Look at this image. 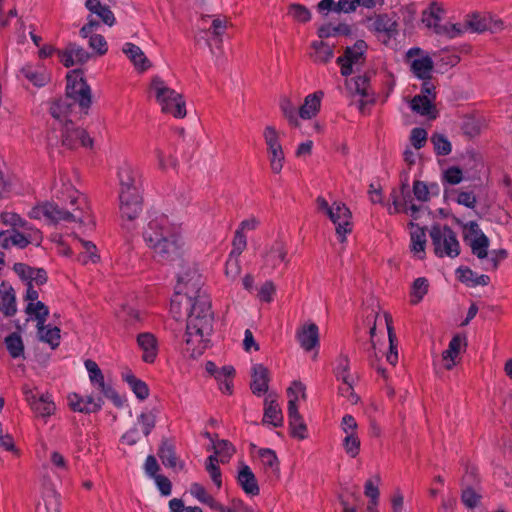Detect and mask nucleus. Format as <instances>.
Listing matches in <instances>:
<instances>
[{"instance_id": "1", "label": "nucleus", "mask_w": 512, "mask_h": 512, "mask_svg": "<svg viewBox=\"0 0 512 512\" xmlns=\"http://www.w3.org/2000/svg\"><path fill=\"white\" fill-rule=\"evenodd\" d=\"M59 198L65 202L66 207L60 208L57 204L44 202L33 207L29 217L44 220L49 224L76 223L80 226L93 227L94 220L86 197L76 190L71 183L63 179Z\"/></svg>"}, {"instance_id": "2", "label": "nucleus", "mask_w": 512, "mask_h": 512, "mask_svg": "<svg viewBox=\"0 0 512 512\" xmlns=\"http://www.w3.org/2000/svg\"><path fill=\"white\" fill-rule=\"evenodd\" d=\"M142 237L147 247L159 261L177 260L183 255L180 226L158 211L148 212Z\"/></svg>"}, {"instance_id": "3", "label": "nucleus", "mask_w": 512, "mask_h": 512, "mask_svg": "<svg viewBox=\"0 0 512 512\" xmlns=\"http://www.w3.org/2000/svg\"><path fill=\"white\" fill-rule=\"evenodd\" d=\"M185 333V352L190 357H198L204 353L210 343L213 331V314L211 302L207 294H199L191 302Z\"/></svg>"}, {"instance_id": "4", "label": "nucleus", "mask_w": 512, "mask_h": 512, "mask_svg": "<svg viewBox=\"0 0 512 512\" xmlns=\"http://www.w3.org/2000/svg\"><path fill=\"white\" fill-rule=\"evenodd\" d=\"M66 98L54 102L50 107V113L55 119L52 131L48 134L49 145H57L59 135L57 129L59 122H66L64 118L70 111L74 103H78L80 108L87 110L92 102L91 90L86 81L83 79L82 74L78 70L70 71L67 76Z\"/></svg>"}, {"instance_id": "5", "label": "nucleus", "mask_w": 512, "mask_h": 512, "mask_svg": "<svg viewBox=\"0 0 512 512\" xmlns=\"http://www.w3.org/2000/svg\"><path fill=\"white\" fill-rule=\"evenodd\" d=\"M318 212L327 216L335 225L336 235L340 242L346 240V235L352 232V213L345 203L332 201L331 203L323 196L316 199Z\"/></svg>"}, {"instance_id": "6", "label": "nucleus", "mask_w": 512, "mask_h": 512, "mask_svg": "<svg viewBox=\"0 0 512 512\" xmlns=\"http://www.w3.org/2000/svg\"><path fill=\"white\" fill-rule=\"evenodd\" d=\"M172 262H177L179 266L175 288L178 295L183 294L185 301L191 302L199 294H206L202 290V277L193 263L182 259V255Z\"/></svg>"}, {"instance_id": "7", "label": "nucleus", "mask_w": 512, "mask_h": 512, "mask_svg": "<svg viewBox=\"0 0 512 512\" xmlns=\"http://www.w3.org/2000/svg\"><path fill=\"white\" fill-rule=\"evenodd\" d=\"M151 91L154 93L162 112L171 114L175 118L186 116V104L183 96L168 87L160 77L156 76L152 79Z\"/></svg>"}, {"instance_id": "8", "label": "nucleus", "mask_w": 512, "mask_h": 512, "mask_svg": "<svg viewBox=\"0 0 512 512\" xmlns=\"http://www.w3.org/2000/svg\"><path fill=\"white\" fill-rule=\"evenodd\" d=\"M430 238L436 256L455 258L460 254V243L450 227L433 226L430 230Z\"/></svg>"}, {"instance_id": "9", "label": "nucleus", "mask_w": 512, "mask_h": 512, "mask_svg": "<svg viewBox=\"0 0 512 512\" xmlns=\"http://www.w3.org/2000/svg\"><path fill=\"white\" fill-rule=\"evenodd\" d=\"M57 133L59 140L56 146L61 144L67 149H75L78 146L91 147L93 143L85 130L76 126L72 121H60Z\"/></svg>"}, {"instance_id": "10", "label": "nucleus", "mask_w": 512, "mask_h": 512, "mask_svg": "<svg viewBox=\"0 0 512 512\" xmlns=\"http://www.w3.org/2000/svg\"><path fill=\"white\" fill-rule=\"evenodd\" d=\"M463 238L473 255L480 260L487 258L490 241L476 222L470 221L463 225Z\"/></svg>"}, {"instance_id": "11", "label": "nucleus", "mask_w": 512, "mask_h": 512, "mask_svg": "<svg viewBox=\"0 0 512 512\" xmlns=\"http://www.w3.org/2000/svg\"><path fill=\"white\" fill-rule=\"evenodd\" d=\"M390 196L392 199V205L388 208L390 214L405 212L410 214L412 219H418L423 210V205L413 203L407 183H403L400 190H393Z\"/></svg>"}, {"instance_id": "12", "label": "nucleus", "mask_w": 512, "mask_h": 512, "mask_svg": "<svg viewBox=\"0 0 512 512\" xmlns=\"http://www.w3.org/2000/svg\"><path fill=\"white\" fill-rule=\"evenodd\" d=\"M84 364L91 384L106 398L110 399L117 407H121L123 405L122 398L111 385L105 382L104 375L98 364L90 359L86 360Z\"/></svg>"}, {"instance_id": "13", "label": "nucleus", "mask_w": 512, "mask_h": 512, "mask_svg": "<svg viewBox=\"0 0 512 512\" xmlns=\"http://www.w3.org/2000/svg\"><path fill=\"white\" fill-rule=\"evenodd\" d=\"M40 238V233L37 229L31 226L30 230L11 229L7 231H0V246L4 249L17 247L23 249L27 247L33 240Z\"/></svg>"}, {"instance_id": "14", "label": "nucleus", "mask_w": 512, "mask_h": 512, "mask_svg": "<svg viewBox=\"0 0 512 512\" xmlns=\"http://www.w3.org/2000/svg\"><path fill=\"white\" fill-rule=\"evenodd\" d=\"M367 50V44L363 40H358L351 47H347L343 56L337 58V63L341 66V74L345 77L353 73V66L361 65L364 62V55Z\"/></svg>"}, {"instance_id": "15", "label": "nucleus", "mask_w": 512, "mask_h": 512, "mask_svg": "<svg viewBox=\"0 0 512 512\" xmlns=\"http://www.w3.org/2000/svg\"><path fill=\"white\" fill-rule=\"evenodd\" d=\"M407 59L413 74L419 79H429L431 77L434 63L432 58L424 53L420 48H411L407 51Z\"/></svg>"}, {"instance_id": "16", "label": "nucleus", "mask_w": 512, "mask_h": 512, "mask_svg": "<svg viewBox=\"0 0 512 512\" xmlns=\"http://www.w3.org/2000/svg\"><path fill=\"white\" fill-rule=\"evenodd\" d=\"M119 194L141 191V176L130 163L124 162L118 168Z\"/></svg>"}, {"instance_id": "17", "label": "nucleus", "mask_w": 512, "mask_h": 512, "mask_svg": "<svg viewBox=\"0 0 512 512\" xmlns=\"http://www.w3.org/2000/svg\"><path fill=\"white\" fill-rule=\"evenodd\" d=\"M19 75L37 88L46 86L51 80L50 71L41 62L24 64Z\"/></svg>"}, {"instance_id": "18", "label": "nucleus", "mask_w": 512, "mask_h": 512, "mask_svg": "<svg viewBox=\"0 0 512 512\" xmlns=\"http://www.w3.org/2000/svg\"><path fill=\"white\" fill-rule=\"evenodd\" d=\"M465 21L468 31L473 33H482L484 31L495 33L501 30L503 26V22L500 19L486 14H473L468 16Z\"/></svg>"}, {"instance_id": "19", "label": "nucleus", "mask_w": 512, "mask_h": 512, "mask_svg": "<svg viewBox=\"0 0 512 512\" xmlns=\"http://www.w3.org/2000/svg\"><path fill=\"white\" fill-rule=\"evenodd\" d=\"M119 201L122 218L134 220L142 211L141 191L119 194Z\"/></svg>"}, {"instance_id": "20", "label": "nucleus", "mask_w": 512, "mask_h": 512, "mask_svg": "<svg viewBox=\"0 0 512 512\" xmlns=\"http://www.w3.org/2000/svg\"><path fill=\"white\" fill-rule=\"evenodd\" d=\"M288 263L287 249L282 241H275L263 257V269L268 272L276 270L281 264Z\"/></svg>"}, {"instance_id": "21", "label": "nucleus", "mask_w": 512, "mask_h": 512, "mask_svg": "<svg viewBox=\"0 0 512 512\" xmlns=\"http://www.w3.org/2000/svg\"><path fill=\"white\" fill-rule=\"evenodd\" d=\"M466 346L467 341L465 336L457 334L450 340L448 348L442 353L445 369L451 370L457 365V359L460 353L465 351Z\"/></svg>"}, {"instance_id": "22", "label": "nucleus", "mask_w": 512, "mask_h": 512, "mask_svg": "<svg viewBox=\"0 0 512 512\" xmlns=\"http://www.w3.org/2000/svg\"><path fill=\"white\" fill-rule=\"evenodd\" d=\"M57 53L65 67L82 64L89 59L88 52L76 44H69L64 50H57Z\"/></svg>"}, {"instance_id": "23", "label": "nucleus", "mask_w": 512, "mask_h": 512, "mask_svg": "<svg viewBox=\"0 0 512 512\" xmlns=\"http://www.w3.org/2000/svg\"><path fill=\"white\" fill-rule=\"evenodd\" d=\"M367 28L371 32L391 37L397 32V22L387 14H379L368 18Z\"/></svg>"}, {"instance_id": "24", "label": "nucleus", "mask_w": 512, "mask_h": 512, "mask_svg": "<svg viewBox=\"0 0 512 512\" xmlns=\"http://www.w3.org/2000/svg\"><path fill=\"white\" fill-rule=\"evenodd\" d=\"M297 339L300 346L305 351H311L319 345V331L318 327L314 323H308L303 325L297 331Z\"/></svg>"}, {"instance_id": "25", "label": "nucleus", "mask_w": 512, "mask_h": 512, "mask_svg": "<svg viewBox=\"0 0 512 512\" xmlns=\"http://www.w3.org/2000/svg\"><path fill=\"white\" fill-rule=\"evenodd\" d=\"M311 52L309 56L316 64H327L334 57V46L329 45L323 40H315L310 44Z\"/></svg>"}, {"instance_id": "26", "label": "nucleus", "mask_w": 512, "mask_h": 512, "mask_svg": "<svg viewBox=\"0 0 512 512\" xmlns=\"http://www.w3.org/2000/svg\"><path fill=\"white\" fill-rule=\"evenodd\" d=\"M0 311L7 317L14 316L17 312L15 291L6 282L0 285Z\"/></svg>"}, {"instance_id": "27", "label": "nucleus", "mask_w": 512, "mask_h": 512, "mask_svg": "<svg viewBox=\"0 0 512 512\" xmlns=\"http://www.w3.org/2000/svg\"><path fill=\"white\" fill-rule=\"evenodd\" d=\"M137 343L142 350V359L146 363H153L158 354L157 340L151 333H141L137 337Z\"/></svg>"}, {"instance_id": "28", "label": "nucleus", "mask_w": 512, "mask_h": 512, "mask_svg": "<svg viewBox=\"0 0 512 512\" xmlns=\"http://www.w3.org/2000/svg\"><path fill=\"white\" fill-rule=\"evenodd\" d=\"M323 96L324 93L322 91H316L307 95L304 103L299 108V118L306 120L315 117L320 110Z\"/></svg>"}, {"instance_id": "29", "label": "nucleus", "mask_w": 512, "mask_h": 512, "mask_svg": "<svg viewBox=\"0 0 512 512\" xmlns=\"http://www.w3.org/2000/svg\"><path fill=\"white\" fill-rule=\"evenodd\" d=\"M237 480L241 488L246 494L256 496L260 489L254 473L248 465H242L237 476Z\"/></svg>"}, {"instance_id": "30", "label": "nucleus", "mask_w": 512, "mask_h": 512, "mask_svg": "<svg viewBox=\"0 0 512 512\" xmlns=\"http://www.w3.org/2000/svg\"><path fill=\"white\" fill-rule=\"evenodd\" d=\"M268 370L262 364H256L252 368L251 390L254 394L260 396L268 390Z\"/></svg>"}, {"instance_id": "31", "label": "nucleus", "mask_w": 512, "mask_h": 512, "mask_svg": "<svg viewBox=\"0 0 512 512\" xmlns=\"http://www.w3.org/2000/svg\"><path fill=\"white\" fill-rule=\"evenodd\" d=\"M263 422L275 427L281 426L283 423L281 408L271 394L265 399Z\"/></svg>"}, {"instance_id": "32", "label": "nucleus", "mask_w": 512, "mask_h": 512, "mask_svg": "<svg viewBox=\"0 0 512 512\" xmlns=\"http://www.w3.org/2000/svg\"><path fill=\"white\" fill-rule=\"evenodd\" d=\"M123 53L130 59L136 69L145 71L150 67V62L141 48L133 43H125Z\"/></svg>"}, {"instance_id": "33", "label": "nucleus", "mask_w": 512, "mask_h": 512, "mask_svg": "<svg viewBox=\"0 0 512 512\" xmlns=\"http://www.w3.org/2000/svg\"><path fill=\"white\" fill-rule=\"evenodd\" d=\"M410 108L413 112L427 116L430 119H435L437 116L436 110L432 104V98L427 95H416L410 101Z\"/></svg>"}, {"instance_id": "34", "label": "nucleus", "mask_w": 512, "mask_h": 512, "mask_svg": "<svg viewBox=\"0 0 512 512\" xmlns=\"http://www.w3.org/2000/svg\"><path fill=\"white\" fill-rule=\"evenodd\" d=\"M443 9L436 3H432L427 9L422 12L421 21L429 29L438 34L439 28H442L444 24H441Z\"/></svg>"}, {"instance_id": "35", "label": "nucleus", "mask_w": 512, "mask_h": 512, "mask_svg": "<svg viewBox=\"0 0 512 512\" xmlns=\"http://www.w3.org/2000/svg\"><path fill=\"white\" fill-rule=\"evenodd\" d=\"M411 231V251L418 259H423L425 256L426 247V233L425 230L413 222L410 223Z\"/></svg>"}, {"instance_id": "36", "label": "nucleus", "mask_w": 512, "mask_h": 512, "mask_svg": "<svg viewBox=\"0 0 512 512\" xmlns=\"http://www.w3.org/2000/svg\"><path fill=\"white\" fill-rule=\"evenodd\" d=\"M86 8L92 13L97 15L105 24L112 26L115 22V17L108 6L102 5L100 0H87Z\"/></svg>"}, {"instance_id": "37", "label": "nucleus", "mask_w": 512, "mask_h": 512, "mask_svg": "<svg viewBox=\"0 0 512 512\" xmlns=\"http://www.w3.org/2000/svg\"><path fill=\"white\" fill-rule=\"evenodd\" d=\"M25 312L37 321V329L43 328L49 315L48 307L41 301L29 302Z\"/></svg>"}, {"instance_id": "38", "label": "nucleus", "mask_w": 512, "mask_h": 512, "mask_svg": "<svg viewBox=\"0 0 512 512\" xmlns=\"http://www.w3.org/2000/svg\"><path fill=\"white\" fill-rule=\"evenodd\" d=\"M350 33V26L345 23H339L337 25H334L332 23H326L321 25L317 29V35L320 39H327L330 37H337L340 35L347 36Z\"/></svg>"}, {"instance_id": "39", "label": "nucleus", "mask_w": 512, "mask_h": 512, "mask_svg": "<svg viewBox=\"0 0 512 512\" xmlns=\"http://www.w3.org/2000/svg\"><path fill=\"white\" fill-rule=\"evenodd\" d=\"M259 459L263 469L275 476L279 474V462L275 452L271 449H261Z\"/></svg>"}, {"instance_id": "40", "label": "nucleus", "mask_w": 512, "mask_h": 512, "mask_svg": "<svg viewBox=\"0 0 512 512\" xmlns=\"http://www.w3.org/2000/svg\"><path fill=\"white\" fill-rule=\"evenodd\" d=\"M280 110L283 116L286 118L288 123L291 126L298 127L299 122V112L297 113V109L292 100L286 96L281 97L280 99Z\"/></svg>"}, {"instance_id": "41", "label": "nucleus", "mask_w": 512, "mask_h": 512, "mask_svg": "<svg viewBox=\"0 0 512 512\" xmlns=\"http://www.w3.org/2000/svg\"><path fill=\"white\" fill-rule=\"evenodd\" d=\"M158 456L162 461V464L169 468H176L179 466V468L183 467L182 463H178V459L176 457L174 447L168 443L163 442L159 448Z\"/></svg>"}, {"instance_id": "42", "label": "nucleus", "mask_w": 512, "mask_h": 512, "mask_svg": "<svg viewBox=\"0 0 512 512\" xmlns=\"http://www.w3.org/2000/svg\"><path fill=\"white\" fill-rule=\"evenodd\" d=\"M30 404L35 413L41 417H49L55 411V404L48 395H42L31 401Z\"/></svg>"}, {"instance_id": "43", "label": "nucleus", "mask_w": 512, "mask_h": 512, "mask_svg": "<svg viewBox=\"0 0 512 512\" xmlns=\"http://www.w3.org/2000/svg\"><path fill=\"white\" fill-rule=\"evenodd\" d=\"M123 379L127 382L130 389L133 391V393L136 395L138 399L144 400L148 397L149 389L144 381L136 378L130 372L123 374Z\"/></svg>"}, {"instance_id": "44", "label": "nucleus", "mask_w": 512, "mask_h": 512, "mask_svg": "<svg viewBox=\"0 0 512 512\" xmlns=\"http://www.w3.org/2000/svg\"><path fill=\"white\" fill-rule=\"evenodd\" d=\"M39 340L56 348L60 343V329L51 325H43V328L37 329Z\"/></svg>"}, {"instance_id": "45", "label": "nucleus", "mask_w": 512, "mask_h": 512, "mask_svg": "<svg viewBox=\"0 0 512 512\" xmlns=\"http://www.w3.org/2000/svg\"><path fill=\"white\" fill-rule=\"evenodd\" d=\"M5 346L12 358L23 357L24 344L21 336L13 332L5 338Z\"/></svg>"}, {"instance_id": "46", "label": "nucleus", "mask_w": 512, "mask_h": 512, "mask_svg": "<svg viewBox=\"0 0 512 512\" xmlns=\"http://www.w3.org/2000/svg\"><path fill=\"white\" fill-rule=\"evenodd\" d=\"M213 450L214 454L212 456H216L218 462L226 463L232 457L235 452L234 447L227 440H218L213 442Z\"/></svg>"}, {"instance_id": "47", "label": "nucleus", "mask_w": 512, "mask_h": 512, "mask_svg": "<svg viewBox=\"0 0 512 512\" xmlns=\"http://www.w3.org/2000/svg\"><path fill=\"white\" fill-rule=\"evenodd\" d=\"M1 221L4 225L11 226L12 229L22 228L30 230L31 225L25 221L20 215L12 211H4L1 213Z\"/></svg>"}, {"instance_id": "48", "label": "nucleus", "mask_w": 512, "mask_h": 512, "mask_svg": "<svg viewBox=\"0 0 512 512\" xmlns=\"http://www.w3.org/2000/svg\"><path fill=\"white\" fill-rule=\"evenodd\" d=\"M428 280L424 277L417 278L411 287V303H419L428 292Z\"/></svg>"}, {"instance_id": "49", "label": "nucleus", "mask_w": 512, "mask_h": 512, "mask_svg": "<svg viewBox=\"0 0 512 512\" xmlns=\"http://www.w3.org/2000/svg\"><path fill=\"white\" fill-rule=\"evenodd\" d=\"M78 241L84 249V252L79 256V261L83 264L96 263L99 260V255L95 244L80 238Z\"/></svg>"}, {"instance_id": "50", "label": "nucleus", "mask_w": 512, "mask_h": 512, "mask_svg": "<svg viewBox=\"0 0 512 512\" xmlns=\"http://www.w3.org/2000/svg\"><path fill=\"white\" fill-rule=\"evenodd\" d=\"M156 424V413L154 411H143L137 417V425L141 427L144 436H148Z\"/></svg>"}, {"instance_id": "51", "label": "nucleus", "mask_w": 512, "mask_h": 512, "mask_svg": "<svg viewBox=\"0 0 512 512\" xmlns=\"http://www.w3.org/2000/svg\"><path fill=\"white\" fill-rule=\"evenodd\" d=\"M350 370V361L346 355H340L336 359V364L334 368V373L336 378L339 381H346L347 379L353 378V376L349 372Z\"/></svg>"}, {"instance_id": "52", "label": "nucleus", "mask_w": 512, "mask_h": 512, "mask_svg": "<svg viewBox=\"0 0 512 512\" xmlns=\"http://www.w3.org/2000/svg\"><path fill=\"white\" fill-rule=\"evenodd\" d=\"M267 152L271 171L275 174H279L285 162L283 148L271 149L267 150Z\"/></svg>"}, {"instance_id": "53", "label": "nucleus", "mask_w": 512, "mask_h": 512, "mask_svg": "<svg viewBox=\"0 0 512 512\" xmlns=\"http://www.w3.org/2000/svg\"><path fill=\"white\" fill-rule=\"evenodd\" d=\"M508 256V253L505 249H496L492 251H488V256L485 258L484 266L483 268L487 271L489 270H495L497 269L499 263L506 259Z\"/></svg>"}, {"instance_id": "54", "label": "nucleus", "mask_w": 512, "mask_h": 512, "mask_svg": "<svg viewBox=\"0 0 512 512\" xmlns=\"http://www.w3.org/2000/svg\"><path fill=\"white\" fill-rule=\"evenodd\" d=\"M468 32L467 23H447L442 28H439L438 34L444 35L449 38H456Z\"/></svg>"}, {"instance_id": "55", "label": "nucleus", "mask_w": 512, "mask_h": 512, "mask_svg": "<svg viewBox=\"0 0 512 512\" xmlns=\"http://www.w3.org/2000/svg\"><path fill=\"white\" fill-rule=\"evenodd\" d=\"M368 80L364 76H356L346 81L348 90L353 94H358L362 97L367 96Z\"/></svg>"}, {"instance_id": "56", "label": "nucleus", "mask_w": 512, "mask_h": 512, "mask_svg": "<svg viewBox=\"0 0 512 512\" xmlns=\"http://www.w3.org/2000/svg\"><path fill=\"white\" fill-rule=\"evenodd\" d=\"M263 138L267 146V150L282 148L279 132L274 126L268 125L264 128Z\"/></svg>"}, {"instance_id": "57", "label": "nucleus", "mask_w": 512, "mask_h": 512, "mask_svg": "<svg viewBox=\"0 0 512 512\" xmlns=\"http://www.w3.org/2000/svg\"><path fill=\"white\" fill-rule=\"evenodd\" d=\"M288 15L300 23H306L311 19V13L309 9L304 5L297 3L289 5Z\"/></svg>"}, {"instance_id": "58", "label": "nucleus", "mask_w": 512, "mask_h": 512, "mask_svg": "<svg viewBox=\"0 0 512 512\" xmlns=\"http://www.w3.org/2000/svg\"><path fill=\"white\" fill-rule=\"evenodd\" d=\"M205 468L209 473L213 483L217 488H221L222 479H221V471L218 466V459L216 456H209L205 463Z\"/></svg>"}, {"instance_id": "59", "label": "nucleus", "mask_w": 512, "mask_h": 512, "mask_svg": "<svg viewBox=\"0 0 512 512\" xmlns=\"http://www.w3.org/2000/svg\"><path fill=\"white\" fill-rule=\"evenodd\" d=\"M431 142L437 155L446 156L451 153V143L444 135L434 134L431 137Z\"/></svg>"}, {"instance_id": "60", "label": "nucleus", "mask_w": 512, "mask_h": 512, "mask_svg": "<svg viewBox=\"0 0 512 512\" xmlns=\"http://www.w3.org/2000/svg\"><path fill=\"white\" fill-rule=\"evenodd\" d=\"M360 439L356 434L345 435L342 445L345 452L352 458H355L360 452Z\"/></svg>"}, {"instance_id": "61", "label": "nucleus", "mask_w": 512, "mask_h": 512, "mask_svg": "<svg viewBox=\"0 0 512 512\" xmlns=\"http://www.w3.org/2000/svg\"><path fill=\"white\" fill-rule=\"evenodd\" d=\"M379 483L380 477L375 476L374 479H368L364 485V494L373 504L378 503L379 500Z\"/></svg>"}, {"instance_id": "62", "label": "nucleus", "mask_w": 512, "mask_h": 512, "mask_svg": "<svg viewBox=\"0 0 512 512\" xmlns=\"http://www.w3.org/2000/svg\"><path fill=\"white\" fill-rule=\"evenodd\" d=\"M190 493L199 502L208 505L209 507L214 502V498L206 491L203 485L199 483H193L190 487Z\"/></svg>"}, {"instance_id": "63", "label": "nucleus", "mask_w": 512, "mask_h": 512, "mask_svg": "<svg viewBox=\"0 0 512 512\" xmlns=\"http://www.w3.org/2000/svg\"><path fill=\"white\" fill-rule=\"evenodd\" d=\"M205 370L208 374L213 376L215 379H222L225 375H234L235 370L232 366H223L218 368L212 361H207L205 364Z\"/></svg>"}, {"instance_id": "64", "label": "nucleus", "mask_w": 512, "mask_h": 512, "mask_svg": "<svg viewBox=\"0 0 512 512\" xmlns=\"http://www.w3.org/2000/svg\"><path fill=\"white\" fill-rule=\"evenodd\" d=\"M354 378L342 381V384L338 388L340 396L346 398L351 404H356L359 401V397L355 394L353 389Z\"/></svg>"}]
</instances>
